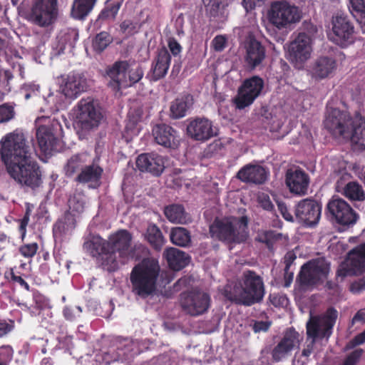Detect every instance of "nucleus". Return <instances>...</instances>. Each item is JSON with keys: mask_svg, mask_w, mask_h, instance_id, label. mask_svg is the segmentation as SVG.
<instances>
[{"mask_svg": "<svg viewBox=\"0 0 365 365\" xmlns=\"http://www.w3.org/2000/svg\"><path fill=\"white\" fill-rule=\"evenodd\" d=\"M210 304V296L203 292H191L183 294L181 306L183 310L192 316H198L207 311Z\"/></svg>", "mask_w": 365, "mask_h": 365, "instance_id": "obj_19", "label": "nucleus"}, {"mask_svg": "<svg viewBox=\"0 0 365 365\" xmlns=\"http://www.w3.org/2000/svg\"><path fill=\"white\" fill-rule=\"evenodd\" d=\"M159 274L158 262L154 259H144L130 273L133 293L142 299L153 295L157 290Z\"/></svg>", "mask_w": 365, "mask_h": 365, "instance_id": "obj_3", "label": "nucleus"}, {"mask_svg": "<svg viewBox=\"0 0 365 365\" xmlns=\"http://www.w3.org/2000/svg\"><path fill=\"white\" fill-rule=\"evenodd\" d=\"M164 215L169 222L185 225L191 221L190 215L180 204H171L164 207Z\"/></svg>", "mask_w": 365, "mask_h": 365, "instance_id": "obj_32", "label": "nucleus"}, {"mask_svg": "<svg viewBox=\"0 0 365 365\" xmlns=\"http://www.w3.org/2000/svg\"><path fill=\"white\" fill-rule=\"evenodd\" d=\"M365 270V244L358 247L349 253L348 258L337 271L336 276L344 277L347 275H356Z\"/></svg>", "mask_w": 365, "mask_h": 365, "instance_id": "obj_22", "label": "nucleus"}, {"mask_svg": "<svg viewBox=\"0 0 365 365\" xmlns=\"http://www.w3.org/2000/svg\"><path fill=\"white\" fill-rule=\"evenodd\" d=\"M176 133L172 127L165 124L157 125L153 130V134L157 143L166 148L176 146Z\"/></svg>", "mask_w": 365, "mask_h": 365, "instance_id": "obj_31", "label": "nucleus"}, {"mask_svg": "<svg viewBox=\"0 0 365 365\" xmlns=\"http://www.w3.org/2000/svg\"><path fill=\"white\" fill-rule=\"evenodd\" d=\"M143 76V71L142 68L135 63H130V67L127 73V83L128 87L138 83Z\"/></svg>", "mask_w": 365, "mask_h": 365, "instance_id": "obj_47", "label": "nucleus"}, {"mask_svg": "<svg viewBox=\"0 0 365 365\" xmlns=\"http://www.w3.org/2000/svg\"><path fill=\"white\" fill-rule=\"evenodd\" d=\"M13 349L9 345L2 346L0 347V364L1 365H7L11 360L13 356Z\"/></svg>", "mask_w": 365, "mask_h": 365, "instance_id": "obj_49", "label": "nucleus"}, {"mask_svg": "<svg viewBox=\"0 0 365 365\" xmlns=\"http://www.w3.org/2000/svg\"><path fill=\"white\" fill-rule=\"evenodd\" d=\"M14 115L15 111L12 105L4 103L0 106V123L11 120Z\"/></svg>", "mask_w": 365, "mask_h": 365, "instance_id": "obj_48", "label": "nucleus"}, {"mask_svg": "<svg viewBox=\"0 0 365 365\" xmlns=\"http://www.w3.org/2000/svg\"><path fill=\"white\" fill-rule=\"evenodd\" d=\"M187 135L194 140L204 141L217 135L210 120L205 118L191 120L187 126Z\"/></svg>", "mask_w": 365, "mask_h": 365, "instance_id": "obj_24", "label": "nucleus"}, {"mask_svg": "<svg viewBox=\"0 0 365 365\" xmlns=\"http://www.w3.org/2000/svg\"><path fill=\"white\" fill-rule=\"evenodd\" d=\"M131 234L125 230H120L112 235L108 241L109 252L117 257V261L124 264L131 256L130 242Z\"/></svg>", "mask_w": 365, "mask_h": 365, "instance_id": "obj_17", "label": "nucleus"}, {"mask_svg": "<svg viewBox=\"0 0 365 365\" xmlns=\"http://www.w3.org/2000/svg\"><path fill=\"white\" fill-rule=\"evenodd\" d=\"M170 237L171 242L180 247H187L191 242L190 232L182 227L173 228Z\"/></svg>", "mask_w": 365, "mask_h": 365, "instance_id": "obj_41", "label": "nucleus"}, {"mask_svg": "<svg viewBox=\"0 0 365 365\" xmlns=\"http://www.w3.org/2000/svg\"><path fill=\"white\" fill-rule=\"evenodd\" d=\"M82 312V309L81 307H75L74 308L71 307H66L63 309V315L68 320H73L76 318L77 316H79V314Z\"/></svg>", "mask_w": 365, "mask_h": 365, "instance_id": "obj_53", "label": "nucleus"}, {"mask_svg": "<svg viewBox=\"0 0 365 365\" xmlns=\"http://www.w3.org/2000/svg\"><path fill=\"white\" fill-rule=\"evenodd\" d=\"M343 195L351 200L363 201L365 192L361 185L356 182H349L343 188Z\"/></svg>", "mask_w": 365, "mask_h": 365, "instance_id": "obj_44", "label": "nucleus"}, {"mask_svg": "<svg viewBox=\"0 0 365 365\" xmlns=\"http://www.w3.org/2000/svg\"><path fill=\"white\" fill-rule=\"evenodd\" d=\"M170 55L165 48L158 51L151 68L153 81H155L165 77L170 67Z\"/></svg>", "mask_w": 365, "mask_h": 365, "instance_id": "obj_30", "label": "nucleus"}, {"mask_svg": "<svg viewBox=\"0 0 365 365\" xmlns=\"http://www.w3.org/2000/svg\"><path fill=\"white\" fill-rule=\"evenodd\" d=\"M78 38V34L76 30L70 29L62 30L57 36L58 54L63 53L66 50L71 51Z\"/></svg>", "mask_w": 365, "mask_h": 365, "instance_id": "obj_34", "label": "nucleus"}, {"mask_svg": "<svg viewBox=\"0 0 365 365\" xmlns=\"http://www.w3.org/2000/svg\"><path fill=\"white\" fill-rule=\"evenodd\" d=\"M351 142L359 148L365 149V118L359 113H356L352 121L351 136Z\"/></svg>", "mask_w": 365, "mask_h": 365, "instance_id": "obj_33", "label": "nucleus"}, {"mask_svg": "<svg viewBox=\"0 0 365 365\" xmlns=\"http://www.w3.org/2000/svg\"><path fill=\"white\" fill-rule=\"evenodd\" d=\"M327 209L336 221L343 225H353L359 218L355 211L341 198H332L327 204Z\"/></svg>", "mask_w": 365, "mask_h": 365, "instance_id": "obj_18", "label": "nucleus"}, {"mask_svg": "<svg viewBox=\"0 0 365 365\" xmlns=\"http://www.w3.org/2000/svg\"><path fill=\"white\" fill-rule=\"evenodd\" d=\"M263 0H243L242 5L247 11L253 9L256 6H260Z\"/></svg>", "mask_w": 365, "mask_h": 365, "instance_id": "obj_64", "label": "nucleus"}, {"mask_svg": "<svg viewBox=\"0 0 365 365\" xmlns=\"http://www.w3.org/2000/svg\"><path fill=\"white\" fill-rule=\"evenodd\" d=\"M306 32H300L290 43L289 46V59L297 68H301L310 58L312 52V41L317 32L316 26L307 24Z\"/></svg>", "mask_w": 365, "mask_h": 365, "instance_id": "obj_7", "label": "nucleus"}, {"mask_svg": "<svg viewBox=\"0 0 365 365\" xmlns=\"http://www.w3.org/2000/svg\"><path fill=\"white\" fill-rule=\"evenodd\" d=\"M332 34L330 39L336 44L346 46L354 41V29L344 14H336L332 17Z\"/></svg>", "mask_w": 365, "mask_h": 365, "instance_id": "obj_15", "label": "nucleus"}, {"mask_svg": "<svg viewBox=\"0 0 365 365\" xmlns=\"http://www.w3.org/2000/svg\"><path fill=\"white\" fill-rule=\"evenodd\" d=\"M351 11L356 14H365V0H350Z\"/></svg>", "mask_w": 365, "mask_h": 365, "instance_id": "obj_55", "label": "nucleus"}, {"mask_svg": "<svg viewBox=\"0 0 365 365\" xmlns=\"http://www.w3.org/2000/svg\"><path fill=\"white\" fill-rule=\"evenodd\" d=\"M83 250L92 257L102 256V264L109 272L118 268L117 257L109 252L108 241L98 235H88L83 243Z\"/></svg>", "mask_w": 365, "mask_h": 365, "instance_id": "obj_11", "label": "nucleus"}, {"mask_svg": "<svg viewBox=\"0 0 365 365\" xmlns=\"http://www.w3.org/2000/svg\"><path fill=\"white\" fill-rule=\"evenodd\" d=\"M257 202L264 210L268 211L273 210L274 205L272 203L268 195L264 192L259 193L257 195Z\"/></svg>", "mask_w": 365, "mask_h": 365, "instance_id": "obj_52", "label": "nucleus"}, {"mask_svg": "<svg viewBox=\"0 0 365 365\" xmlns=\"http://www.w3.org/2000/svg\"><path fill=\"white\" fill-rule=\"evenodd\" d=\"M123 0H107L105 8L99 14L101 19H115Z\"/></svg>", "mask_w": 365, "mask_h": 365, "instance_id": "obj_45", "label": "nucleus"}, {"mask_svg": "<svg viewBox=\"0 0 365 365\" xmlns=\"http://www.w3.org/2000/svg\"><path fill=\"white\" fill-rule=\"evenodd\" d=\"M264 87V81L257 76L246 79L235 99L237 108L243 109L251 105L259 96Z\"/></svg>", "mask_w": 365, "mask_h": 365, "instance_id": "obj_16", "label": "nucleus"}, {"mask_svg": "<svg viewBox=\"0 0 365 365\" xmlns=\"http://www.w3.org/2000/svg\"><path fill=\"white\" fill-rule=\"evenodd\" d=\"M136 166L141 172L159 176L165 169L164 158L156 153H143L136 159Z\"/></svg>", "mask_w": 365, "mask_h": 365, "instance_id": "obj_26", "label": "nucleus"}, {"mask_svg": "<svg viewBox=\"0 0 365 365\" xmlns=\"http://www.w3.org/2000/svg\"><path fill=\"white\" fill-rule=\"evenodd\" d=\"M286 185L292 193L304 195L307 193L309 177L300 169H289L286 173Z\"/></svg>", "mask_w": 365, "mask_h": 365, "instance_id": "obj_25", "label": "nucleus"}, {"mask_svg": "<svg viewBox=\"0 0 365 365\" xmlns=\"http://www.w3.org/2000/svg\"><path fill=\"white\" fill-rule=\"evenodd\" d=\"M74 127L80 138L96 130L103 120L97 102L91 98H82L74 108Z\"/></svg>", "mask_w": 365, "mask_h": 365, "instance_id": "obj_4", "label": "nucleus"}, {"mask_svg": "<svg viewBox=\"0 0 365 365\" xmlns=\"http://www.w3.org/2000/svg\"><path fill=\"white\" fill-rule=\"evenodd\" d=\"M146 239L150 245L159 251L165 245V240L160 230L155 225H150L147 229Z\"/></svg>", "mask_w": 365, "mask_h": 365, "instance_id": "obj_40", "label": "nucleus"}, {"mask_svg": "<svg viewBox=\"0 0 365 365\" xmlns=\"http://www.w3.org/2000/svg\"><path fill=\"white\" fill-rule=\"evenodd\" d=\"M325 289L332 295H339L341 292L340 286L334 281H327L325 284Z\"/></svg>", "mask_w": 365, "mask_h": 365, "instance_id": "obj_58", "label": "nucleus"}, {"mask_svg": "<svg viewBox=\"0 0 365 365\" xmlns=\"http://www.w3.org/2000/svg\"><path fill=\"white\" fill-rule=\"evenodd\" d=\"M36 126V137L41 150L46 155L58 150L61 131L60 123L43 117L37 120Z\"/></svg>", "mask_w": 365, "mask_h": 365, "instance_id": "obj_8", "label": "nucleus"}, {"mask_svg": "<svg viewBox=\"0 0 365 365\" xmlns=\"http://www.w3.org/2000/svg\"><path fill=\"white\" fill-rule=\"evenodd\" d=\"M190 96L177 98L170 105V116L173 119H179L185 116L187 110L192 104Z\"/></svg>", "mask_w": 365, "mask_h": 365, "instance_id": "obj_37", "label": "nucleus"}, {"mask_svg": "<svg viewBox=\"0 0 365 365\" xmlns=\"http://www.w3.org/2000/svg\"><path fill=\"white\" fill-rule=\"evenodd\" d=\"M103 170L97 165H91L83 168L82 171L78 175L76 180L81 183L92 182L95 187L101 178Z\"/></svg>", "mask_w": 365, "mask_h": 365, "instance_id": "obj_36", "label": "nucleus"}, {"mask_svg": "<svg viewBox=\"0 0 365 365\" xmlns=\"http://www.w3.org/2000/svg\"><path fill=\"white\" fill-rule=\"evenodd\" d=\"M365 342V330L356 336L349 344L348 348H352Z\"/></svg>", "mask_w": 365, "mask_h": 365, "instance_id": "obj_63", "label": "nucleus"}, {"mask_svg": "<svg viewBox=\"0 0 365 365\" xmlns=\"http://www.w3.org/2000/svg\"><path fill=\"white\" fill-rule=\"evenodd\" d=\"M58 16V0H35L28 19L31 23L46 28L52 25Z\"/></svg>", "mask_w": 365, "mask_h": 365, "instance_id": "obj_10", "label": "nucleus"}, {"mask_svg": "<svg viewBox=\"0 0 365 365\" xmlns=\"http://www.w3.org/2000/svg\"><path fill=\"white\" fill-rule=\"evenodd\" d=\"M222 294L227 299L237 304L250 306L262 300L264 285L259 274L254 271L246 270L237 283L227 284Z\"/></svg>", "mask_w": 365, "mask_h": 365, "instance_id": "obj_2", "label": "nucleus"}, {"mask_svg": "<svg viewBox=\"0 0 365 365\" xmlns=\"http://www.w3.org/2000/svg\"><path fill=\"white\" fill-rule=\"evenodd\" d=\"M301 17L299 8L284 1L272 3L268 13L270 23L279 29L298 22Z\"/></svg>", "mask_w": 365, "mask_h": 365, "instance_id": "obj_9", "label": "nucleus"}, {"mask_svg": "<svg viewBox=\"0 0 365 365\" xmlns=\"http://www.w3.org/2000/svg\"><path fill=\"white\" fill-rule=\"evenodd\" d=\"M59 91L66 98L74 99L87 88L86 78L80 73L69 74L58 78Z\"/></svg>", "mask_w": 365, "mask_h": 365, "instance_id": "obj_21", "label": "nucleus"}, {"mask_svg": "<svg viewBox=\"0 0 365 365\" xmlns=\"http://www.w3.org/2000/svg\"><path fill=\"white\" fill-rule=\"evenodd\" d=\"M268 174V171L264 167L248 164L238 171L237 178L244 182L261 185L267 180Z\"/></svg>", "mask_w": 365, "mask_h": 365, "instance_id": "obj_28", "label": "nucleus"}, {"mask_svg": "<svg viewBox=\"0 0 365 365\" xmlns=\"http://www.w3.org/2000/svg\"><path fill=\"white\" fill-rule=\"evenodd\" d=\"M227 39L225 36L219 35L212 41V46L216 51H222L226 46Z\"/></svg>", "mask_w": 365, "mask_h": 365, "instance_id": "obj_54", "label": "nucleus"}, {"mask_svg": "<svg viewBox=\"0 0 365 365\" xmlns=\"http://www.w3.org/2000/svg\"><path fill=\"white\" fill-rule=\"evenodd\" d=\"M87 155L86 154H78L73 155L65 166L66 175L68 177L73 176L75 173L82 171L84 164L86 162Z\"/></svg>", "mask_w": 365, "mask_h": 365, "instance_id": "obj_42", "label": "nucleus"}, {"mask_svg": "<svg viewBox=\"0 0 365 365\" xmlns=\"http://www.w3.org/2000/svg\"><path fill=\"white\" fill-rule=\"evenodd\" d=\"M130 67V62L128 61H117L108 66L106 71L109 78L108 86L113 91H118L121 88H127V73Z\"/></svg>", "mask_w": 365, "mask_h": 365, "instance_id": "obj_23", "label": "nucleus"}, {"mask_svg": "<svg viewBox=\"0 0 365 365\" xmlns=\"http://www.w3.org/2000/svg\"><path fill=\"white\" fill-rule=\"evenodd\" d=\"M330 271V263L324 258L312 259L301 269L299 278L300 283L307 286L317 284L326 279Z\"/></svg>", "mask_w": 365, "mask_h": 365, "instance_id": "obj_12", "label": "nucleus"}, {"mask_svg": "<svg viewBox=\"0 0 365 365\" xmlns=\"http://www.w3.org/2000/svg\"><path fill=\"white\" fill-rule=\"evenodd\" d=\"M164 255L169 266L175 270L182 269L189 262V257L185 252L177 248L170 247L167 249L164 252Z\"/></svg>", "mask_w": 365, "mask_h": 365, "instance_id": "obj_35", "label": "nucleus"}, {"mask_svg": "<svg viewBox=\"0 0 365 365\" xmlns=\"http://www.w3.org/2000/svg\"><path fill=\"white\" fill-rule=\"evenodd\" d=\"M97 0H74L71 16L76 19H83L93 9Z\"/></svg>", "mask_w": 365, "mask_h": 365, "instance_id": "obj_39", "label": "nucleus"}, {"mask_svg": "<svg viewBox=\"0 0 365 365\" xmlns=\"http://www.w3.org/2000/svg\"><path fill=\"white\" fill-rule=\"evenodd\" d=\"M112 41V37L107 32L97 34L93 41V49L98 52L103 51Z\"/></svg>", "mask_w": 365, "mask_h": 365, "instance_id": "obj_46", "label": "nucleus"}, {"mask_svg": "<svg viewBox=\"0 0 365 365\" xmlns=\"http://www.w3.org/2000/svg\"><path fill=\"white\" fill-rule=\"evenodd\" d=\"M303 337L293 328H289L272 351V357L274 361H282L292 355L294 349L299 348Z\"/></svg>", "mask_w": 365, "mask_h": 365, "instance_id": "obj_14", "label": "nucleus"}, {"mask_svg": "<svg viewBox=\"0 0 365 365\" xmlns=\"http://www.w3.org/2000/svg\"><path fill=\"white\" fill-rule=\"evenodd\" d=\"M363 349H356L350 353L344 361L342 365H356L363 354Z\"/></svg>", "mask_w": 365, "mask_h": 365, "instance_id": "obj_51", "label": "nucleus"}, {"mask_svg": "<svg viewBox=\"0 0 365 365\" xmlns=\"http://www.w3.org/2000/svg\"><path fill=\"white\" fill-rule=\"evenodd\" d=\"M365 289V281L359 279L353 282L350 286V290L354 294H359Z\"/></svg>", "mask_w": 365, "mask_h": 365, "instance_id": "obj_60", "label": "nucleus"}, {"mask_svg": "<svg viewBox=\"0 0 365 365\" xmlns=\"http://www.w3.org/2000/svg\"><path fill=\"white\" fill-rule=\"evenodd\" d=\"M76 217L74 213L67 212L63 217L59 220L53 227L55 235H69L75 229Z\"/></svg>", "mask_w": 365, "mask_h": 365, "instance_id": "obj_38", "label": "nucleus"}, {"mask_svg": "<svg viewBox=\"0 0 365 365\" xmlns=\"http://www.w3.org/2000/svg\"><path fill=\"white\" fill-rule=\"evenodd\" d=\"M278 210L280 212L282 217L289 222H293V216L288 211L287 207L285 205L284 202L281 201H277Z\"/></svg>", "mask_w": 365, "mask_h": 365, "instance_id": "obj_57", "label": "nucleus"}, {"mask_svg": "<svg viewBox=\"0 0 365 365\" xmlns=\"http://www.w3.org/2000/svg\"><path fill=\"white\" fill-rule=\"evenodd\" d=\"M0 153L11 178L21 186L35 190L42 185V174L34 159L35 146L26 134L16 129L0 140Z\"/></svg>", "mask_w": 365, "mask_h": 365, "instance_id": "obj_1", "label": "nucleus"}, {"mask_svg": "<svg viewBox=\"0 0 365 365\" xmlns=\"http://www.w3.org/2000/svg\"><path fill=\"white\" fill-rule=\"evenodd\" d=\"M337 318V312L333 308L319 316H311L307 323V334L311 341L302 350V356L307 358L312 353L315 341L317 339H328Z\"/></svg>", "mask_w": 365, "mask_h": 365, "instance_id": "obj_6", "label": "nucleus"}, {"mask_svg": "<svg viewBox=\"0 0 365 365\" xmlns=\"http://www.w3.org/2000/svg\"><path fill=\"white\" fill-rule=\"evenodd\" d=\"M120 30L123 32L128 34L132 33L135 29V25L130 20H125L120 24Z\"/></svg>", "mask_w": 365, "mask_h": 365, "instance_id": "obj_62", "label": "nucleus"}, {"mask_svg": "<svg viewBox=\"0 0 365 365\" xmlns=\"http://www.w3.org/2000/svg\"><path fill=\"white\" fill-rule=\"evenodd\" d=\"M322 206L314 200L306 198L300 200L295 207V216L308 226L317 225L321 217Z\"/></svg>", "mask_w": 365, "mask_h": 365, "instance_id": "obj_20", "label": "nucleus"}, {"mask_svg": "<svg viewBox=\"0 0 365 365\" xmlns=\"http://www.w3.org/2000/svg\"><path fill=\"white\" fill-rule=\"evenodd\" d=\"M38 245L34 242L22 245L19 248V252L24 257L31 258L36 255Z\"/></svg>", "mask_w": 365, "mask_h": 365, "instance_id": "obj_50", "label": "nucleus"}, {"mask_svg": "<svg viewBox=\"0 0 365 365\" xmlns=\"http://www.w3.org/2000/svg\"><path fill=\"white\" fill-rule=\"evenodd\" d=\"M336 62L329 56L317 58L311 68L312 76L317 80L329 78L336 70Z\"/></svg>", "mask_w": 365, "mask_h": 365, "instance_id": "obj_29", "label": "nucleus"}, {"mask_svg": "<svg viewBox=\"0 0 365 365\" xmlns=\"http://www.w3.org/2000/svg\"><path fill=\"white\" fill-rule=\"evenodd\" d=\"M245 62L247 68L254 70L260 66L266 56L265 48L262 43L250 38L245 44Z\"/></svg>", "mask_w": 365, "mask_h": 365, "instance_id": "obj_27", "label": "nucleus"}, {"mask_svg": "<svg viewBox=\"0 0 365 365\" xmlns=\"http://www.w3.org/2000/svg\"><path fill=\"white\" fill-rule=\"evenodd\" d=\"M296 258V255L293 252H288L285 255L284 257L285 263L284 271L287 272V274L288 273V270L289 269L290 266L292 264Z\"/></svg>", "mask_w": 365, "mask_h": 365, "instance_id": "obj_61", "label": "nucleus"}, {"mask_svg": "<svg viewBox=\"0 0 365 365\" xmlns=\"http://www.w3.org/2000/svg\"><path fill=\"white\" fill-rule=\"evenodd\" d=\"M86 203V197L81 191H76L69 197L68 204L71 213L81 214L83 212Z\"/></svg>", "mask_w": 365, "mask_h": 365, "instance_id": "obj_43", "label": "nucleus"}, {"mask_svg": "<svg viewBox=\"0 0 365 365\" xmlns=\"http://www.w3.org/2000/svg\"><path fill=\"white\" fill-rule=\"evenodd\" d=\"M353 120L348 113L334 108L326 116L324 126L334 137L349 139Z\"/></svg>", "mask_w": 365, "mask_h": 365, "instance_id": "obj_13", "label": "nucleus"}, {"mask_svg": "<svg viewBox=\"0 0 365 365\" xmlns=\"http://www.w3.org/2000/svg\"><path fill=\"white\" fill-rule=\"evenodd\" d=\"M141 110H137L136 111H135V113H133V110H130V112L128 113L129 123L126 125L125 129H130V126L133 127L141 118Z\"/></svg>", "mask_w": 365, "mask_h": 365, "instance_id": "obj_56", "label": "nucleus"}, {"mask_svg": "<svg viewBox=\"0 0 365 365\" xmlns=\"http://www.w3.org/2000/svg\"><path fill=\"white\" fill-rule=\"evenodd\" d=\"M168 47L172 54L175 56L180 53L182 47L180 43L173 38L168 40Z\"/></svg>", "mask_w": 365, "mask_h": 365, "instance_id": "obj_59", "label": "nucleus"}, {"mask_svg": "<svg viewBox=\"0 0 365 365\" xmlns=\"http://www.w3.org/2000/svg\"><path fill=\"white\" fill-rule=\"evenodd\" d=\"M247 218L230 217L216 220L210 227L212 237L229 243H240L248 237Z\"/></svg>", "mask_w": 365, "mask_h": 365, "instance_id": "obj_5", "label": "nucleus"}]
</instances>
